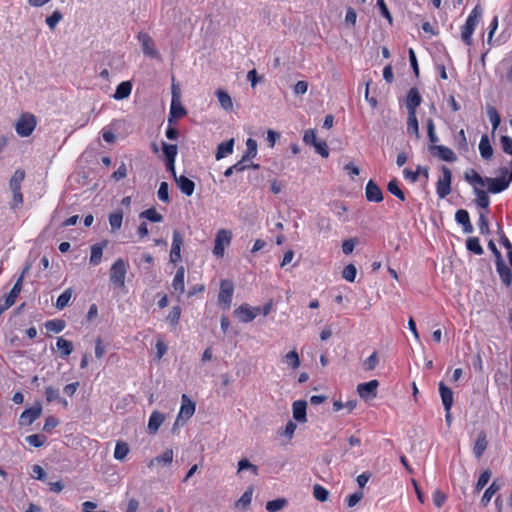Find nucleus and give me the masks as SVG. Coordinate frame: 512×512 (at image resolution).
<instances>
[{
  "mask_svg": "<svg viewBox=\"0 0 512 512\" xmlns=\"http://www.w3.org/2000/svg\"><path fill=\"white\" fill-rule=\"evenodd\" d=\"M282 362L289 368L295 370L300 366L299 354L296 350H292L285 354L282 358Z\"/></svg>",
  "mask_w": 512,
  "mask_h": 512,
  "instance_id": "29",
  "label": "nucleus"
},
{
  "mask_svg": "<svg viewBox=\"0 0 512 512\" xmlns=\"http://www.w3.org/2000/svg\"><path fill=\"white\" fill-rule=\"evenodd\" d=\"M246 147L247 150L243 156V160L254 158L257 154V142L254 139L249 138L246 141Z\"/></svg>",
  "mask_w": 512,
  "mask_h": 512,
  "instance_id": "51",
  "label": "nucleus"
},
{
  "mask_svg": "<svg viewBox=\"0 0 512 512\" xmlns=\"http://www.w3.org/2000/svg\"><path fill=\"white\" fill-rule=\"evenodd\" d=\"M313 147L315 151L322 157L327 158L329 156V149L325 141H318L314 143Z\"/></svg>",
  "mask_w": 512,
  "mask_h": 512,
  "instance_id": "60",
  "label": "nucleus"
},
{
  "mask_svg": "<svg viewBox=\"0 0 512 512\" xmlns=\"http://www.w3.org/2000/svg\"><path fill=\"white\" fill-rule=\"evenodd\" d=\"M42 413V406L40 402H36L31 408L22 412L19 418L21 426L31 425Z\"/></svg>",
  "mask_w": 512,
  "mask_h": 512,
  "instance_id": "10",
  "label": "nucleus"
},
{
  "mask_svg": "<svg viewBox=\"0 0 512 512\" xmlns=\"http://www.w3.org/2000/svg\"><path fill=\"white\" fill-rule=\"evenodd\" d=\"M464 178L467 182H469L471 185H473V188L475 186L479 187V188H482L485 186V178H483L482 176H480V174H478L475 170L473 169H470V170H467L465 173H464Z\"/></svg>",
  "mask_w": 512,
  "mask_h": 512,
  "instance_id": "24",
  "label": "nucleus"
},
{
  "mask_svg": "<svg viewBox=\"0 0 512 512\" xmlns=\"http://www.w3.org/2000/svg\"><path fill=\"white\" fill-rule=\"evenodd\" d=\"M234 147V139L231 138L230 140L226 142H222L218 145L217 151H216V159L220 160L228 155H230L233 152Z\"/></svg>",
  "mask_w": 512,
  "mask_h": 512,
  "instance_id": "27",
  "label": "nucleus"
},
{
  "mask_svg": "<svg viewBox=\"0 0 512 512\" xmlns=\"http://www.w3.org/2000/svg\"><path fill=\"white\" fill-rule=\"evenodd\" d=\"M356 273V267L353 264H349L344 268L342 277L349 282H353L355 280Z\"/></svg>",
  "mask_w": 512,
  "mask_h": 512,
  "instance_id": "59",
  "label": "nucleus"
},
{
  "mask_svg": "<svg viewBox=\"0 0 512 512\" xmlns=\"http://www.w3.org/2000/svg\"><path fill=\"white\" fill-rule=\"evenodd\" d=\"M287 505V500L285 498H278L275 500L268 501L266 503V509L269 512H277L283 509Z\"/></svg>",
  "mask_w": 512,
  "mask_h": 512,
  "instance_id": "44",
  "label": "nucleus"
},
{
  "mask_svg": "<svg viewBox=\"0 0 512 512\" xmlns=\"http://www.w3.org/2000/svg\"><path fill=\"white\" fill-rule=\"evenodd\" d=\"M165 420V415L159 411H153L148 422V430L155 434Z\"/></svg>",
  "mask_w": 512,
  "mask_h": 512,
  "instance_id": "23",
  "label": "nucleus"
},
{
  "mask_svg": "<svg viewBox=\"0 0 512 512\" xmlns=\"http://www.w3.org/2000/svg\"><path fill=\"white\" fill-rule=\"evenodd\" d=\"M231 240L232 232L230 230L224 228L218 230L214 240L213 254L218 258H222L225 253V248L230 245Z\"/></svg>",
  "mask_w": 512,
  "mask_h": 512,
  "instance_id": "4",
  "label": "nucleus"
},
{
  "mask_svg": "<svg viewBox=\"0 0 512 512\" xmlns=\"http://www.w3.org/2000/svg\"><path fill=\"white\" fill-rule=\"evenodd\" d=\"M184 277L185 270L184 267L181 266L178 268L172 282L173 291L178 293L179 295L183 294L185 291Z\"/></svg>",
  "mask_w": 512,
  "mask_h": 512,
  "instance_id": "21",
  "label": "nucleus"
},
{
  "mask_svg": "<svg viewBox=\"0 0 512 512\" xmlns=\"http://www.w3.org/2000/svg\"><path fill=\"white\" fill-rule=\"evenodd\" d=\"M407 132L415 135L417 138L419 137V126L416 111L408 112Z\"/></svg>",
  "mask_w": 512,
  "mask_h": 512,
  "instance_id": "36",
  "label": "nucleus"
},
{
  "mask_svg": "<svg viewBox=\"0 0 512 512\" xmlns=\"http://www.w3.org/2000/svg\"><path fill=\"white\" fill-rule=\"evenodd\" d=\"M128 453V444L125 442H117L114 450V458L117 460H124Z\"/></svg>",
  "mask_w": 512,
  "mask_h": 512,
  "instance_id": "43",
  "label": "nucleus"
},
{
  "mask_svg": "<svg viewBox=\"0 0 512 512\" xmlns=\"http://www.w3.org/2000/svg\"><path fill=\"white\" fill-rule=\"evenodd\" d=\"M307 402L304 400L295 401L292 405L293 418L300 423L307 421L306 417Z\"/></svg>",
  "mask_w": 512,
  "mask_h": 512,
  "instance_id": "17",
  "label": "nucleus"
},
{
  "mask_svg": "<svg viewBox=\"0 0 512 512\" xmlns=\"http://www.w3.org/2000/svg\"><path fill=\"white\" fill-rule=\"evenodd\" d=\"M216 96L218 98L220 106L224 110L231 111L233 109L232 98L230 97V95L226 91H224L222 89H218L216 91Z\"/></svg>",
  "mask_w": 512,
  "mask_h": 512,
  "instance_id": "32",
  "label": "nucleus"
},
{
  "mask_svg": "<svg viewBox=\"0 0 512 512\" xmlns=\"http://www.w3.org/2000/svg\"><path fill=\"white\" fill-rule=\"evenodd\" d=\"M500 141L503 151L512 155V138L509 136H501Z\"/></svg>",
  "mask_w": 512,
  "mask_h": 512,
  "instance_id": "64",
  "label": "nucleus"
},
{
  "mask_svg": "<svg viewBox=\"0 0 512 512\" xmlns=\"http://www.w3.org/2000/svg\"><path fill=\"white\" fill-rule=\"evenodd\" d=\"M466 247L469 251L475 253L476 255L483 254V248L480 245L479 239L476 237H470L466 241Z\"/></svg>",
  "mask_w": 512,
  "mask_h": 512,
  "instance_id": "46",
  "label": "nucleus"
},
{
  "mask_svg": "<svg viewBox=\"0 0 512 512\" xmlns=\"http://www.w3.org/2000/svg\"><path fill=\"white\" fill-rule=\"evenodd\" d=\"M379 382L377 380H371L369 382L360 383L357 386V393L365 401L372 400L377 396V389Z\"/></svg>",
  "mask_w": 512,
  "mask_h": 512,
  "instance_id": "9",
  "label": "nucleus"
},
{
  "mask_svg": "<svg viewBox=\"0 0 512 512\" xmlns=\"http://www.w3.org/2000/svg\"><path fill=\"white\" fill-rule=\"evenodd\" d=\"M143 53L151 58H159V53L151 36L146 32H140L137 36Z\"/></svg>",
  "mask_w": 512,
  "mask_h": 512,
  "instance_id": "8",
  "label": "nucleus"
},
{
  "mask_svg": "<svg viewBox=\"0 0 512 512\" xmlns=\"http://www.w3.org/2000/svg\"><path fill=\"white\" fill-rule=\"evenodd\" d=\"M510 180H506L504 177L501 178H485V186H487L488 192L500 193L509 186Z\"/></svg>",
  "mask_w": 512,
  "mask_h": 512,
  "instance_id": "13",
  "label": "nucleus"
},
{
  "mask_svg": "<svg viewBox=\"0 0 512 512\" xmlns=\"http://www.w3.org/2000/svg\"><path fill=\"white\" fill-rule=\"evenodd\" d=\"M195 407V403L186 394H183L181 397L180 411L172 427L173 432L176 431L178 426L184 425L185 422L194 415Z\"/></svg>",
  "mask_w": 512,
  "mask_h": 512,
  "instance_id": "1",
  "label": "nucleus"
},
{
  "mask_svg": "<svg viewBox=\"0 0 512 512\" xmlns=\"http://www.w3.org/2000/svg\"><path fill=\"white\" fill-rule=\"evenodd\" d=\"M499 488V485H497L495 481L492 482V484L485 490L482 496L481 503L483 506H487L489 504L491 498L499 490Z\"/></svg>",
  "mask_w": 512,
  "mask_h": 512,
  "instance_id": "47",
  "label": "nucleus"
},
{
  "mask_svg": "<svg viewBox=\"0 0 512 512\" xmlns=\"http://www.w3.org/2000/svg\"><path fill=\"white\" fill-rule=\"evenodd\" d=\"M487 445H488V442L486 439V435H485V433L481 432L478 435L476 442L474 444V447H473L474 456L476 458H480L483 455L484 451L486 450Z\"/></svg>",
  "mask_w": 512,
  "mask_h": 512,
  "instance_id": "28",
  "label": "nucleus"
},
{
  "mask_svg": "<svg viewBox=\"0 0 512 512\" xmlns=\"http://www.w3.org/2000/svg\"><path fill=\"white\" fill-rule=\"evenodd\" d=\"M439 392L444 406V410H451L453 405V392L443 382L439 383Z\"/></svg>",
  "mask_w": 512,
  "mask_h": 512,
  "instance_id": "19",
  "label": "nucleus"
},
{
  "mask_svg": "<svg viewBox=\"0 0 512 512\" xmlns=\"http://www.w3.org/2000/svg\"><path fill=\"white\" fill-rule=\"evenodd\" d=\"M25 178V172L23 170H16L9 181V188L11 192L21 191V183Z\"/></svg>",
  "mask_w": 512,
  "mask_h": 512,
  "instance_id": "35",
  "label": "nucleus"
},
{
  "mask_svg": "<svg viewBox=\"0 0 512 512\" xmlns=\"http://www.w3.org/2000/svg\"><path fill=\"white\" fill-rule=\"evenodd\" d=\"M259 311V307L251 308L248 305H241L234 311V314L241 322L247 323L254 320Z\"/></svg>",
  "mask_w": 512,
  "mask_h": 512,
  "instance_id": "11",
  "label": "nucleus"
},
{
  "mask_svg": "<svg viewBox=\"0 0 512 512\" xmlns=\"http://www.w3.org/2000/svg\"><path fill=\"white\" fill-rule=\"evenodd\" d=\"M174 181L177 185V187L180 189V191L185 194L186 196H191L195 189V184L192 180L187 178L184 175L178 176L176 174V171L174 170V173H171Z\"/></svg>",
  "mask_w": 512,
  "mask_h": 512,
  "instance_id": "12",
  "label": "nucleus"
},
{
  "mask_svg": "<svg viewBox=\"0 0 512 512\" xmlns=\"http://www.w3.org/2000/svg\"><path fill=\"white\" fill-rule=\"evenodd\" d=\"M387 189L388 191L395 195L397 198H399L401 201H404L405 200V195L403 193V191L399 188L398 186V183L396 180H391L389 183H388V186H387Z\"/></svg>",
  "mask_w": 512,
  "mask_h": 512,
  "instance_id": "55",
  "label": "nucleus"
},
{
  "mask_svg": "<svg viewBox=\"0 0 512 512\" xmlns=\"http://www.w3.org/2000/svg\"><path fill=\"white\" fill-rule=\"evenodd\" d=\"M481 13H482V11H481L480 7L476 6L472 10V12L470 13V15L468 16V18L466 20V23L462 30L461 37H462V40L467 45H471V43H472V34L475 30V27L477 25L479 17L481 16Z\"/></svg>",
  "mask_w": 512,
  "mask_h": 512,
  "instance_id": "2",
  "label": "nucleus"
},
{
  "mask_svg": "<svg viewBox=\"0 0 512 512\" xmlns=\"http://www.w3.org/2000/svg\"><path fill=\"white\" fill-rule=\"evenodd\" d=\"M313 496L320 502H326L329 498V491L319 484L313 486Z\"/></svg>",
  "mask_w": 512,
  "mask_h": 512,
  "instance_id": "45",
  "label": "nucleus"
},
{
  "mask_svg": "<svg viewBox=\"0 0 512 512\" xmlns=\"http://www.w3.org/2000/svg\"><path fill=\"white\" fill-rule=\"evenodd\" d=\"M131 90H132L131 82L124 81L117 86L116 91L113 95V98L116 100L126 99L131 94Z\"/></svg>",
  "mask_w": 512,
  "mask_h": 512,
  "instance_id": "26",
  "label": "nucleus"
},
{
  "mask_svg": "<svg viewBox=\"0 0 512 512\" xmlns=\"http://www.w3.org/2000/svg\"><path fill=\"white\" fill-rule=\"evenodd\" d=\"M244 470H249L255 476L258 475V467L252 464L247 458H242L238 461L237 473L239 474Z\"/></svg>",
  "mask_w": 512,
  "mask_h": 512,
  "instance_id": "42",
  "label": "nucleus"
},
{
  "mask_svg": "<svg viewBox=\"0 0 512 512\" xmlns=\"http://www.w3.org/2000/svg\"><path fill=\"white\" fill-rule=\"evenodd\" d=\"M140 218H145L152 222H161L163 220V216L159 214L154 208H149L140 213Z\"/></svg>",
  "mask_w": 512,
  "mask_h": 512,
  "instance_id": "49",
  "label": "nucleus"
},
{
  "mask_svg": "<svg viewBox=\"0 0 512 512\" xmlns=\"http://www.w3.org/2000/svg\"><path fill=\"white\" fill-rule=\"evenodd\" d=\"M62 18V13L56 10L49 17L46 18V23L51 30H54L56 25L62 20Z\"/></svg>",
  "mask_w": 512,
  "mask_h": 512,
  "instance_id": "57",
  "label": "nucleus"
},
{
  "mask_svg": "<svg viewBox=\"0 0 512 512\" xmlns=\"http://www.w3.org/2000/svg\"><path fill=\"white\" fill-rule=\"evenodd\" d=\"M379 363V358L376 352H374L372 355H370L364 362H363V368L366 371H372L376 368V366Z\"/></svg>",
  "mask_w": 512,
  "mask_h": 512,
  "instance_id": "56",
  "label": "nucleus"
},
{
  "mask_svg": "<svg viewBox=\"0 0 512 512\" xmlns=\"http://www.w3.org/2000/svg\"><path fill=\"white\" fill-rule=\"evenodd\" d=\"M26 441L34 447H40L44 444V442L46 441V438L44 436L33 434V435L27 436Z\"/></svg>",
  "mask_w": 512,
  "mask_h": 512,
  "instance_id": "63",
  "label": "nucleus"
},
{
  "mask_svg": "<svg viewBox=\"0 0 512 512\" xmlns=\"http://www.w3.org/2000/svg\"><path fill=\"white\" fill-rule=\"evenodd\" d=\"M45 327L48 331L60 333L65 328V322L63 320H50L45 323Z\"/></svg>",
  "mask_w": 512,
  "mask_h": 512,
  "instance_id": "54",
  "label": "nucleus"
},
{
  "mask_svg": "<svg viewBox=\"0 0 512 512\" xmlns=\"http://www.w3.org/2000/svg\"><path fill=\"white\" fill-rule=\"evenodd\" d=\"M71 297H72V289L68 288L57 298L56 307L59 310L64 309L68 305Z\"/></svg>",
  "mask_w": 512,
  "mask_h": 512,
  "instance_id": "48",
  "label": "nucleus"
},
{
  "mask_svg": "<svg viewBox=\"0 0 512 512\" xmlns=\"http://www.w3.org/2000/svg\"><path fill=\"white\" fill-rule=\"evenodd\" d=\"M486 109H487V114H488L489 120L492 124V133L494 134V132L500 125L501 118H500V115L497 112L496 108H494L493 106H487Z\"/></svg>",
  "mask_w": 512,
  "mask_h": 512,
  "instance_id": "39",
  "label": "nucleus"
},
{
  "mask_svg": "<svg viewBox=\"0 0 512 512\" xmlns=\"http://www.w3.org/2000/svg\"><path fill=\"white\" fill-rule=\"evenodd\" d=\"M451 181H452V172L451 170L443 166L442 167V176L439 178L436 184L437 194L440 198H445L451 192Z\"/></svg>",
  "mask_w": 512,
  "mask_h": 512,
  "instance_id": "6",
  "label": "nucleus"
},
{
  "mask_svg": "<svg viewBox=\"0 0 512 512\" xmlns=\"http://www.w3.org/2000/svg\"><path fill=\"white\" fill-rule=\"evenodd\" d=\"M181 316V309L178 306H174L167 316V320L172 324L176 325L179 322Z\"/></svg>",
  "mask_w": 512,
  "mask_h": 512,
  "instance_id": "61",
  "label": "nucleus"
},
{
  "mask_svg": "<svg viewBox=\"0 0 512 512\" xmlns=\"http://www.w3.org/2000/svg\"><path fill=\"white\" fill-rule=\"evenodd\" d=\"M174 453L172 449H166L161 455L154 458V461H157V464L168 465L173 461Z\"/></svg>",
  "mask_w": 512,
  "mask_h": 512,
  "instance_id": "53",
  "label": "nucleus"
},
{
  "mask_svg": "<svg viewBox=\"0 0 512 512\" xmlns=\"http://www.w3.org/2000/svg\"><path fill=\"white\" fill-rule=\"evenodd\" d=\"M25 178V172L23 170H16L9 181V188L11 192L21 191V183Z\"/></svg>",
  "mask_w": 512,
  "mask_h": 512,
  "instance_id": "34",
  "label": "nucleus"
},
{
  "mask_svg": "<svg viewBox=\"0 0 512 512\" xmlns=\"http://www.w3.org/2000/svg\"><path fill=\"white\" fill-rule=\"evenodd\" d=\"M497 272L506 286L512 283V273L510 268L504 263L503 259L496 261Z\"/></svg>",
  "mask_w": 512,
  "mask_h": 512,
  "instance_id": "20",
  "label": "nucleus"
},
{
  "mask_svg": "<svg viewBox=\"0 0 512 512\" xmlns=\"http://www.w3.org/2000/svg\"><path fill=\"white\" fill-rule=\"evenodd\" d=\"M56 346L61 353L62 357L70 355L73 351V344L71 341L59 337L56 342Z\"/></svg>",
  "mask_w": 512,
  "mask_h": 512,
  "instance_id": "38",
  "label": "nucleus"
},
{
  "mask_svg": "<svg viewBox=\"0 0 512 512\" xmlns=\"http://www.w3.org/2000/svg\"><path fill=\"white\" fill-rule=\"evenodd\" d=\"M182 244H183V237L177 230H175L173 232L172 247H171V252H170L171 262L176 263V262L180 261Z\"/></svg>",
  "mask_w": 512,
  "mask_h": 512,
  "instance_id": "15",
  "label": "nucleus"
},
{
  "mask_svg": "<svg viewBox=\"0 0 512 512\" xmlns=\"http://www.w3.org/2000/svg\"><path fill=\"white\" fill-rule=\"evenodd\" d=\"M436 155L444 161L454 162L456 160L455 153L448 147L437 145L433 147Z\"/></svg>",
  "mask_w": 512,
  "mask_h": 512,
  "instance_id": "25",
  "label": "nucleus"
},
{
  "mask_svg": "<svg viewBox=\"0 0 512 512\" xmlns=\"http://www.w3.org/2000/svg\"><path fill=\"white\" fill-rule=\"evenodd\" d=\"M122 221H123V213L121 211L111 213L109 215V224L111 227V231L115 232V231L119 230L122 226Z\"/></svg>",
  "mask_w": 512,
  "mask_h": 512,
  "instance_id": "40",
  "label": "nucleus"
},
{
  "mask_svg": "<svg viewBox=\"0 0 512 512\" xmlns=\"http://www.w3.org/2000/svg\"><path fill=\"white\" fill-rule=\"evenodd\" d=\"M363 497H364V493L362 491H357V492L351 494L347 498V506L349 508L356 506L363 499Z\"/></svg>",
  "mask_w": 512,
  "mask_h": 512,
  "instance_id": "62",
  "label": "nucleus"
},
{
  "mask_svg": "<svg viewBox=\"0 0 512 512\" xmlns=\"http://www.w3.org/2000/svg\"><path fill=\"white\" fill-rule=\"evenodd\" d=\"M127 273V264L122 258L117 259L110 269V281L119 288L124 287Z\"/></svg>",
  "mask_w": 512,
  "mask_h": 512,
  "instance_id": "3",
  "label": "nucleus"
},
{
  "mask_svg": "<svg viewBox=\"0 0 512 512\" xmlns=\"http://www.w3.org/2000/svg\"><path fill=\"white\" fill-rule=\"evenodd\" d=\"M404 174L406 178H409L411 179L412 182H415L420 174H422L425 178H428L429 170L427 167H418L416 172H412L408 169H405Z\"/></svg>",
  "mask_w": 512,
  "mask_h": 512,
  "instance_id": "50",
  "label": "nucleus"
},
{
  "mask_svg": "<svg viewBox=\"0 0 512 512\" xmlns=\"http://www.w3.org/2000/svg\"><path fill=\"white\" fill-rule=\"evenodd\" d=\"M365 195L367 200L371 202H380L383 200L382 191L373 180H370L367 183L365 188Z\"/></svg>",
  "mask_w": 512,
  "mask_h": 512,
  "instance_id": "16",
  "label": "nucleus"
},
{
  "mask_svg": "<svg viewBox=\"0 0 512 512\" xmlns=\"http://www.w3.org/2000/svg\"><path fill=\"white\" fill-rule=\"evenodd\" d=\"M252 494H253V489L252 488H248L242 494V496L238 499V501L236 502V506L237 507H242V508L248 507L250 505L251 501H252Z\"/></svg>",
  "mask_w": 512,
  "mask_h": 512,
  "instance_id": "52",
  "label": "nucleus"
},
{
  "mask_svg": "<svg viewBox=\"0 0 512 512\" xmlns=\"http://www.w3.org/2000/svg\"><path fill=\"white\" fill-rule=\"evenodd\" d=\"M234 292L233 283L229 280H222L220 284V291L218 294V302L224 309H229L232 302Z\"/></svg>",
  "mask_w": 512,
  "mask_h": 512,
  "instance_id": "7",
  "label": "nucleus"
},
{
  "mask_svg": "<svg viewBox=\"0 0 512 512\" xmlns=\"http://www.w3.org/2000/svg\"><path fill=\"white\" fill-rule=\"evenodd\" d=\"M36 127V118L32 114H23L16 123V132L21 137H28Z\"/></svg>",
  "mask_w": 512,
  "mask_h": 512,
  "instance_id": "5",
  "label": "nucleus"
},
{
  "mask_svg": "<svg viewBox=\"0 0 512 512\" xmlns=\"http://www.w3.org/2000/svg\"><path fill=\"white\" fill-rule=\"evenodd\" d=\"M479 151L483 159H490L493 155V148L490 144L489 138L487 135H483L481 137L479 143Z\"/></svg>",
  "mask_w": 512,
  "mask_h": 512,
  "instance_id": "31",
  "label": "nucleus"
},
{
  "mask_svg": "<svg viewBox=\"0 0 512 512\" xmlns=\"http://www.w3.org/2000/svg\"><path fill=\"white\" fill-rule=\"evenodd\" d=\"M490 477H491V472L489 470L483 471L478 478L475 489L477 491L482 490L487 485Z\"/></svg>",
  "mask_w": 512,
  "mask_h": 512,
  "instance_id": "58",
  "label": "nucleus"
},
{
  "mask_svg": "<svg viewBox=\"0 0 512 512\" xmlns=\"http://www.w3.org/2000/svg\"><path fill=\"white\" fill-rule=\"evenodd\" d=\"M421 103V96L416 88H411L406 98V107L408 112L416 111Z\"/></svg>",
  "mask_w": 512,
  "mask_h": 512,
  "instance_id": "22",
  "label": "nucleus"
},
{
  "mask_svg": "<svg viewBox=\"0 0 512 512\" xmlns=\"http://www.w3.org/2000/svg\"><path fill=\"white\" fill-rule=\"evenodd\" d=\"M186 113V109L183 107L180 99L172 100L168 118L169 124H172L174 119L183 117Z\"/></svg>",
  "mask_w": 512,
  "mask_h": 512,
  "instance_id": "18",
  "label": "nucleus"
},
{
  "mask_svg": "<svg viewBox=\"0 0 512 512\" xmlns=\"http://www.w3.org/2000/svg\"><path fill=\"white\" fill-rule=\"evenodd\" d=\"M25 178V172L23 170H16L9 181V188L11 192L21 191V183Z\"/></svg>",
  "mask_w": 512,
  "mask_h": 512,
  "instance_id": "33",
  "label": "nucleus"
},
{
  "mask_svg": "<svg viewBox=\"0 0 512 512\" xmlns=\"http://www.w3.org/2000/svg\"><path fill=\"white\" fill-rule=\"evenodd\" d=\"M103 257V247L99 244L91 246L90 264L98 265Z\"/></svg>",
  "mask_w": 512,
  "mask_h": 512,
  "instance_id": "41",
  "label": "nucleus"
},
{
  "mask_svg": "<svg viewBox=\"0 0 512 512\" xmlns=\"http://www.w3.org/2000/svg\"><path fill=\"white\" fill-rule=\"evenodd\" d=\"M21 290H22V278H18L16 283L14 284L12 290L10 291V293L8 294V296L5 299L6 308L11 307L15 303Z\"/></svg>",
  "mask_w": 512,
  "mask_h": 512,
  "instance_id": "30",
  "label": "nucleus"
},
{
  "mask_svg": "<svg viewBox=\"0 0 512 512\" xmlns=\"http://www.w3.org/2000/svg\"><path fill=\"white\" fill-rule=\"evenodd\" d=\"M162 150H163V153L166 158V167H167L168 171H170L171 173H174L175 158L177 156V151H178L177 146L173 145V144H167L164 142L162 144Z\"/></svg>",
  "mask_w": 512,
  "mask_h": 512,
  "instance_id": "14",
  "label": "nucleus"
},
{
  "mask_svg": "<svg viewBox=\"0 0 512 512\" xmlns=\"http://www.w3.org/2000/svg\"><path fill=\"white\" fill-rule=\"evenodd\" d=\"M474 194L476 196V199H475L476 204L479 207L486 209L489 206V202H490L487 193L482 188L475 186Z\"/></svg>",
  "mask_w": 512,
  "mask_h": 512,
  "instance_id": "37",
  "label": "nucleus"
}]
</instances>
